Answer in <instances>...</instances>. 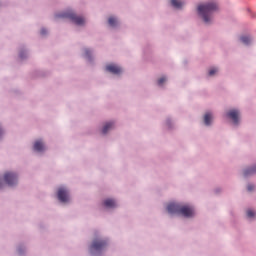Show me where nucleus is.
Segmentation results:
<instances>
[{"mask_svg": "<svg viewBox=\"0 0 256 256\" xmlns=\"http://www.w3.org/2000/svg\"><path fill=\"white\" fill-rule=\"evenodd\" d=\"M255 212H254V210H247V216L249 217V218H252L253 216H255Z\"/></svg>", "mask_w": 256, "mask_h": 256, "instance_id": "17", "label": "nucleus"}, {"mask_svg": "<svg viewBox=\"0 0 256 256\" xmlns=\"http://www.w3.org/2000/svg\"><path fill=\"white\" fill-rule=\"evenodd\" d=\"M108 23L110 26H116L117 20H116V18H109Z\"/></svg>", "mask_w": 256, "mask_h": 256, "instance_id": "16", "label": "nucleus"}, {"mask_svg": "<svg viewBox=\"0 0 256 256\" xmlns=\"http://www.w3.org/2000/svg\"><path fill=\"white\" fill-rule=\"evenodd\" d=\"M4 180L9 186H13V184H16L18 178L17 174H14L13 172H6L4 174Z\"/></svg>", "mask_w": 256, "mask_h": 256, "instance_id": "6", "label": "nucleus"}, {"mask_svg": "<svg viewBox=\"0 0 256 256\" xmlns=\"http://www.w3.org/2000/svg\"><path fill=\"white\" fill-rule=\"evenodd\" d=\"M58 199L61 202H68L70 200L69 190L64 186L58 188Z\"/></svg>", "mask_w": 256, "mask_h": 256, "instance_id": "5", "label": "nucleus"}, {"mask_svg": "<svg viewBox=\"0 0 256 256\" xmlns=\"http://www.w3.org/2000/svg\"><path fill=\"white\" fill-rule=\"evenodd\" d=\"M116 205L117 204L115 200H113L112 198H107V200H104V206H106L107 208H114Z\"/></svg>", "mask_w": 256, "mask_h": 256, "instance_id": "10", "label": "nucleus"}, {"mask_svg": "<svg viewBox=\"0 0 256 256\" xmlns=\"http://www.w3.org/2000/svg\"><path fill=\"white\" fill-rule=\"evenodd\" d=\"M112 128H114V122H107L103 126L102 133L107 134V132H109V130H111Z\"/></svg>", "mask_w": 256, "mask_h": 256, "instance_id": "11", "label": "nucleus"}, {"mask_svg": "<svg viewBox=\"0 0 256 256\" xmlns=\"http://www.w3.org/2000/svg\"><path fill=\"white\" fill-rule=\"evenodd\" d=\"M255 173H256V166H254L253 168L244 170V176H249L250 174H255Z\"/></svg>", "mask_w": 256, "mask_h": 256, "instance_id": "14", "label": "nucleus"}, {"mask_svg": "<svg viewBox=\"0 0 256 256\" xmlns=\"http://www.w3.org/2000/svg\"><path fill=\"white\" fill-rule=\"evenodd\" d=\"M167 211L170 213L182 214L186 217H191L195 214V210L192 206L181 205L175 202L168 204Z\"/></svg>", "mask_w": 256, "mask_h": 256, "instance_id": "1", "label": "nucleus"}, {"mask_svg": "<svg viewBox=\"0 0 256 256\" xmlns=\"http://www.w3.org/2000/svg\"><path fill=\"white\" fill-rule=\"evenodd\" d=\"M46 33H47L46 30H44V29L41 30V34H46Z\"/></svg>", "mask_w": 256, "mask_h": 256, "instance_id": "22", "label": "nucleus"}, {"mask_svg": "<svg viewBox=\"0 0 256 256\" xmlns=\"http://www.w3.org/2000/svg\"><path fill=\"white\" fill-rule=\"evenodd\" d=\"M241 42H243V44H250L251 38L249 36H242Z\"/></svg>", "mask_w": 256, "mask_h": 256, "instance_id": "15", "label": "nucleus"}, {"mask_svg": "<svg viewBox=\"0 0 256 256\" xmlns=\"http://www.w3.org/2000/svg\"><path fill=\"white\" fill-rule=\"evenodd\" d=\"M3 134V130L2 128L0 127V136Z\"/></svg>", "mask_w": 256, "mask_h": 256, "instance_id": "23", "label": "nucleus"}, {"mask_svg": "<svg viewBox=\"0 0 256 256\" xmlns=\"http://www.w3.org/2000/svg\"><path fill=\"white\" fill-rule=\"evenodd\" d=\"M227 116H228V118H230L234 122V124H238L239 116H240L239 110H230L227 113Z\"/></svg>", "mask_w": 256, "mask_h": 256, "instance_id": "7", "label": "nucleus"}, {"mask_svg": "<svg viewBox=\"0 0 256 256\" xmlns=\"http://www.w3.org/2000/svg\"><path fill=\"white\" fill-rule=\"evenodd\" d=\"M45 149L44 142L42 140H36L34 144V150L42 152Z\"/></svg>", "mask_w": 256, "mask_h": 256, "instance_id": "9", "label": "nucleus"}, {"mask_svg": "<svg viewBox=\"0 0 256 256\" xmlns=\"http://www.w3.org/2000/svg\"><path fill=\"white\" fill-rule=\"evenodd\" d=\"M217 8L218 4H216L215 2L201 4L200 6H198V13L200 14V16H202L204 22H206V24H209V22H211L212 20V14L213 12H215V10H217Z\"/></svg>", "mask_w": 256, "mask_h": 256, "instance_id": "2", "label": "nucleus"}, {"mask_svg": "<svg viewBox=\"0 0 256 256\" xmlns=\"http://www.w3.org/2000/svg\"><path fill=\"white\" fill-rule=\"evenodd\" d=\"M171 4L174 6V8H182L183 6V2L180 0H171Z\"/></svg>", "mask_w": 256, "mask_h": 256, "instance_id": "13", "label": "nucleus"}, {"mask_svg": "<svg viewBox=\"0 0 256 256\" xmlns=\"http://www.w3.org/2000/svg\"><path fill=\"white\" fill-rule=\"evenodd\" d=\"M216 72H218L217 68H211L210 71H209V75L214 76V74H216Z\"/></svg>", "mask_w": 256, "mask_h": 256, "instance_id": "18", "label": "nucleus"}, {"mask_svg": "<svg viewBox=\"0 0 256 256\" xmlns=\"http://www.w3.org/2000/svg\"><path fill=\"white\" fill-rule=\"evenodd\" d=\"M212 118L213 116L211 112H206V114H204V124H206V126H209L211 124Z\"/></svg>", "mask_w": 256, "mask_h": 256, "instance_id": "12", "label": "nucleus"}, {"mask_svg": "<svg viewBox=\"0 0 256 256\" xmlns=\"http://www.w3.org/2000/svg\"><path fill=\"white\" fill-rule=\"evenodd\" d=\"M166 78L165 77H162V78H160L159 80H158V84L159 85H162V84H164V82H166Z\"/></svg>", "mask_w": 256, "mask_h": 256, "instance_id": "19", "label": "nucleus"}, {"mask_svg": "<svg viewBox=\"0 0 256 256\" xmlns=\"http://www.w3.org/2000/svg\"><path fill=\"white\" fill-rule=\"evenodd\" d=\"M106 70L112 74H121L122 72L121 68L116 64H108V66H106Z\"/></svg>", "mask_w": 256, "mask_h": 256, "instance_id": "8", "label": "nucleus"}, {"mask_svg": "<svg viewBox=\"0 0 256 256\" xmlns=\"http://www.w3.org/2000/svg\"><path fill=\"white\" fill-rule=\"evenodd\" d=\"M90 54H91L90 50H85V56L87 58H90Z\"/></svg>", "mask_w": 256, "mask_h": 256, "instance_id": "21", "label": "nucleus"}, {"mask_svg": "<svg viewBox=\"0 0 256 256\" xmlns=\"http://www.w3.org/2000/svg\"><path fill=\"white\" fill-rule=\"evenodd\" d=\"M254 188H255V186H254L253 184H248V186H247V189H248L249 191L254 190Z\"/></svg>", "mask_w": 256, "mask_h": 256, "instance_id": "20", "label": "nucleus"}, {"mask_svg": "<svg viewBox=\"0 0 256 256\" xmlns=\"http://www.w3.org/2000/svg\"><path fill=\"white\" fill-rule=\"evenodd\" d=\"M107 244H108L107 240H101L100 238H95V240H93L90 246V252H92V254H95L96 252H101L102 250H104V248H106Z\"/></svg>", "mask_w": 256, "mask_h": 256, "instance_id": "3", "label": "nucleus"}, {"mask_svg": "<svg viewBox=\"0 0 256 256\" xmlns=\"http://www.w3.org/2000/svg\"><path fill=\"white\" fill-rule=\"evenodd\" d=\"M3 186V184H2V182H1V180H0V188Z\"/></svg>", "mask_w": 256, "mask_h": 256, "instance_id": "24", "label": "nucleus"}, {"mask_svg": "<svg viewBox=\"0 0 256 256\" xmlns=\"http://www.w3.org/2000/svg\"><path fill=\"white\" fill-rule=\"evenodd\" d=\"M58 18H69V20H72V22L78 26L85 24V19L81 16H77L74 12H64V14H60Z\"/></svg>", "mask_w": 256, "mask_h": 256, "instance_id": "4", "label": "nucleus"}]
</instances>
